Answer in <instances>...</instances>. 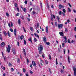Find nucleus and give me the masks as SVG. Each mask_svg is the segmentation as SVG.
<instances>
[{
  "mask_svg": "<svg viewBox=\"0 0 76 76\" xmlns=\"http://www.w3.org/2000/svg\"><path fill=\"white\" fill-rule=\"evenodd\" d=\"M68 11L69 12H71V10H70V8H68Z\"/></svg>",
  "mask_w": 76,
  "mask_h": 76,
  "instance_id": "26",
  "label": "nucleus"
},
{
  "mask_svg": "<svg viewBox=\"0 0 76 76\" xmlns=\"http://www.w3.org/2000/svg\"><path fill=\"white\" fill-rule=\"evenodd\" d=\"M6 14L7 16V17H9V13L8 12H6Z\"/></svg>",
  "mask_w": 76,
  "mask_h": 76,
  "instance_id": "20",
  "label": "nucleus"
},
{
  "mask_svg": "<svg viewBox=\"0 0 76 76\" xmlns=\"http://www.w3.org/2000/svg\"><path fill=\"white\" fill-rule=\"evenodd\" d=\"M5 44V43H4V42H3L1 45V47H4V45Z\"/></svg>",
  "mask_w": 76,
  "mask_h": 76,
  "instance_id": "8",
  "label": "nucleus"
},
{
  "mask_svg": "<svg viewBox=\"0 0 76 76\" xmlns=\"http://www.w3.org/2000/svg\"><path fill=\"white\" fill-rule=\"evenodd\" d=\"M34 42H37V39L36 38H34Z\"/></svg>",
  "mask_w": 76,
  "mask_h": 76,
  "instance_id": "25",
  "label": "nucleus"
},
{
  "mask_svg": "<svg viewBox=\"0 0 76 76\" xmlns=\"http://www.w3.org/2000/svg\"><path fill=\"white\" fill-rule=\"evenodd\" d=\"M14 70H15L14 69H13V68H11V72H13Z\"/></svg>",
  "mask_w": 76,
  "mask_h": 76,
  "instance_id": "28",
  "label": "nucleus"
},
{
  "mask_svg": "<svg viewBox=\"0 0 76 76\" xmlns=\"http://www.w3.org/2000/svg\"><path fill=\"white\" fill-rule=\"evenodd\" d=\"M24 44H25V45H26V40H24Z\"/></svg>",
  "mask_w": 76,
  "mask_h": 76,
  "instance_id": "27",
  "label": "nucleus"
},
{
  "mask_svg": "<svg viewBox=\"0 0 76 76\" xmlns=\"http://www.w3.org/2000/svg\"><path fill=\"white\" fill-rule=\"evenodd\" d=\"M7 35H8V36L9 37H10V33H9V31H8Z\"/></svg>",
  "mask_w": 76,
  "mask_h": 76,
  "instance_id": "17",
  "label": "nucleus"
},
{
  "mask_svg": "<svg viewBox=\"0 0 76 76\" xmlns=\"http://www.w3.org/2000/svg\"><path fill=\"white\" fill-rule=\"evenodd\" d=\"M68 43H70V39H68Z\"/></svg>",
  "mask_w": 76,
  "mask_h": 76,
  "instance_id": "53",
  "label": "nucleus"
},
{
  "mask_svg": "<svg viewBox=\"0 0 76 76\" xmlns=\"http://www.w3.org/2000/svg\"><path fill=\"white\" fill-rule=\"evenodd\" d=\"M25 4H27V1L26 0L24 2Z\"/></svg>",
  "mask_w": 76,
  "mask_h": 76,
  "instance_id": "56",
  "label": "nucleus"
},
{
  "mask_svg": "<svg viewBox=\"0 0 76 76\" xmlns=\"http://www.w3.org/2000/svg\"><path fill=\"white\" fill-rule=\"evenodd\" d=\"M23 72H24V73H25L26 72V69H25V68L23 69Z\"/></svg>",
  "mask_w": 76,
  "mask_h": 76,
  "instance_id": "36",
  "label": "nucleus"
},
{
  "mask_svg": "<svg viewBox=\"0 0 76 76\" xmlns=\"http://www.w3.org/2000/svg\"><path fill=\"white\" fill-rule=\"evenodd\" d=\"M49 71L50 72V73H51V69L50 68H49Z\"/></svg>",
  "mask_w": 76,
  "mask_h": 76,
  "instance_id": "30",
  "label": "nucleus"
},
{
  "mask_svg": "<svg viewBox=\"0 0 76 76\" xmlns=\"http://www.w3.org/2000/svg\"><path fill=\"white\" fill-rule=\"evenodd\" d=\"M49 57V59L50 60H51V55H50L49 54L48 55Z\"/></svg>",
  "mask_w": 76,
  "mask_h": 76,
  "instance_id": "24",
  "label": "nucleus"
},
{
  "mask_svg": "<svg viewBox=\"0 0 76 76\" xmlns=\"http://www.w3.org/2000/svg\"><path fill=\"white\" fill-rule=\"evenodd\" d=\"M26 60H27V62L28 63H29V59L27 58V59H26Z\"/></svg>",
  "mask_w": 76,
  "mask_h": 76,
  "instance_id": "37",
  "label": "nucleus"
},
{
  "mask_svg": "<svg viewBox=\"0 0 76 76\" xmlns=\"http://www.w3.org/2000/svg\"><path fill=\"white\" fill-rule=\"evenodd\" d=\"M30 30H31V31H34V30L32 29V27L31 28Z\"/></svg>",
  "mask_w": 76,
  "mask_h": 76,
  "instance_id": "57",
  "label": "nucleus"
},
{
  "mask_svg": "<svg viewBox=\"0 0 76 76\" xmlns=\"http://www.w3.org/2000/svg\"><path fill=\"white\" fill-rule=\"evenodd\" d=\"M63 38L64 39H65V41H64V42L66 43V42H67V37H66V36H64L63 37Z\"/></svg>",
  "mask_w": 76,
  "mask_h": 76,
  "instance_id": "6",
  "label": "nucleus"
},
{
  "mask_svg": "<svg viewBox=\"0 0 76 76\" xmlns=\"http://www.w3.org/2000/svg\"><path fill=\"white\" fill-rule=\"evenodd\" d=\"M62 13V14H63V16H65L66 14H65V12H63Z\"/></svg>",
  "mask_w": 76,
  "mask_h": 76,
  "instance_id": "43",
  "label": "nucleus"
},
{
  "mask_svg": "<svg viewBox=\"0 0 76 76\" xmlns=\"http://www.w3.org/2000/svg\"><path fill=\"white\" fill-rule=\"evenodd\" d=\"M30 73H31V74H32L33 73V72L31 70H30Z\"/></svg>",
  "mask_w": 76,
  "mask_h": 76,
  "instance_id": "41",
  "label": "nucleus"
},
{
  "mask_svg": "<svg viewBox=\"0 0 76 76\" xmlns=\"http://www.w3.org/2000/svg\"><path fill=\"white\" fill-rule=\"evenodd\" d=\"M64 54H65V52H66V50L65 49H64Z\"/></svg>",
  "mask_w": 76,
  "mask_h": 76,
  "instance_id": "63",
  "label": "nucleus"
},
{
  "mask_svg": "<svg viewBox=\"0 0 76 76\" xmlns=\"http://www.w3.org/2000/svg\"><path fill=\"white\" fill-rule=\"evenodd\" d=\"M39 23H37V28H39Z\"/></svg>",
  "mask_w": 76,
  "mask_h": 76,
  "instance_id": "35",
  "label": "nucleus"
},
{
  "mask_svg": "<svg viewBox=\"0 0 76 76\" xmlns=\"http://www.w3.org/2000/svg\"><path fill=\"white\" fill-rule=\"evenodd\" d=\"M34 35L36 37H37L38 38H39V36L37 34H36V33H34Z\"/></svg>",
  "mask_w": 76,
  "mask_h": 76,
  "instance_id": "19",
  "label": "nucleus"
},
{
  "mask_svg": "<svg viewBox=\"0 0 76 76\" xmlns=\"http://www.w3.org/2000/svg\"><path fill=\"white\" fill-rule=\"evenodd\" d=\"M38 50H39V54H41L42 53V50H43L42 45H40L38 47Z\"/></svg>",
  "mask_w": 76,
  "mask_h": 76,
  "instance_id": "1",
  "label": "nucleus"
},
{
  "mask_svg": "<svg viewBox=\"0 0 76 76\" xmlns=\"http://www.w3.org/2000/svg\"><path fill=\"white\" fill-rule=\"evenodd\" d=\"M18 24H20V19H18Z\"/></svg>",
  "mask_w": 76,
  "mask_h": 76,
  "instance_id": "22",
  "label": "nucleus"
},
{
  "mask_svg": "<svg viewBox=\"0 0 76 76\" xmlns=\"http://www.w3.org/2000/svg\"><path fill=\"white\" fill-rule=\"evenodd\" d=\"M61 11H60L59 12V14L60 15H61Z\"/></svg>",
  "mask_w": 76,
  "mask_h": 76,
  "instance_id": "48",
  "label": "nucleus"
},
{
  "mask_svg": "<svg viewBox=\"0 0 76 76\" xmlns=\"http://www.w3.org/2000/svg\"><path fill=\"white\" fill-rule=\"evenodd\" d=\"M62 7V6L61 5V4L59 5V8L60 9H61V7Z\"/></svg>",
  "mask_w": 76,
  "mask_h": 76,
  "instance_id": "21",
  "label": "nucleus"
},
{
  "mask_svg": "<svg viewBox=\"0 0 76 76\" xmlns=\"http://www.w3.org/2000/svg\"><path fill=\"white\" fill-rule=\"evenodd\" d=\"M46 39V37H45L43 38V41H44V42H46L47 41Z\"/></svg>",
  "mask_w": 76,
  "mask_h": 76,
  "instance_id": "14",
  "label": "nucleus"
},
{
  "mask_svg": "<svg viewBox=\"0 0 76 76\" xmlns=\"http://www.w3.org/2000/svg\"><path fill=\"white\" fill-rule=\"evenodd\" d=\"M11 25V27H12L13 26V23L12 22H10Z\"/></svg>",
  "mask_w": 76,
  "mask_h": 76,
  "instance_id": "31",
  "label": "nucleus"
},
{
  "mask_svg": "<svg viewBox=\"0 0 76 76\" xmlns=\"http://www.w3.org/2000/svg\"><path fill=\"white\" fill-rule=\"evenodd\" d=\"M63 11L64 13H66V10L64 9H63Z\"/></svg>",
  "mask_w": 76,
  "mask_h": 76,
  "instance_id": "42",
  "label": "nucleus"
},
{
  "mask_svg": "<svg viewBox=\"0 0 76 76\" xmlns=\"http://www.w3.org/2000/svg\"><path fill=\"white\" fill-rule=\"evenodd\" d=\"M31 40V37H30L28 39V41H30Z\"/></svg>",
  "mask_w": 76,
  "mask_h": 76,
  "instance_id": "61",
  "label": "nucleus"
},
{
  "mask_svg": "<svg viewBox=\"0 0 76 76\" xmlns=\"http://www.w3.org/2000/svg\"><path fill=\"white\" fill-rule=\"evenodd\" d=\"M46 44H47V45H50V42H46Z\"/></svg>",
  "mask_w": 76,
  "mask_h": 76,
  "instance_id": "23",
  "label": "nucleus"
},
{
  "mask_svg": "<svg viewBox=\"0 0 76 76\" xmlns=\"http://www.w3.org/2000/svg\"><path fill=\"white\" fill-rule=\"evenodd\" d=\"M20 35H18L17 38V39L18 40L20 39Z\"/></svg>",
  "mask_w": 76,
  "mask_h": 76,
  "instance_id": "32",
  "label": "nucleus"
},
{
  "mask_svg": "<svg viewBox=\"0 0 76 76\" xmlns=\"http://www.w3.org/2000/svg\"><path fill=\"white\" fill-rule=\"evenodd\" d=\"M32 65L34 66H36V67H37V65H36V64L35 63V62L34 61H33L32 62Z\"/></svg>",
  "mask_w": 76,
  "mask_h": 76,
  "instance_id": "4",
  "label": "nucleus"
},
{
  "mask_svg": "<svg viewBox=\"0 0 76 76\" xmlns=\"http://www.w3.org/2000/svg\"><path fill=\"white\" fill-rule=\"evenodd\" d=\"M46 32L47 34H48V26H46Z\"/></svg>",
  "mask_w": 76,
  "mask_h": 76,
  "instance_id": "3",
  "label": "nucleus"
},
{
  "mask_svg": "<svg viewBox=\"0 0 76 76\" xmlns=\"http://www.w3.org/2000/svg\"><path fill=\"white\" fill-rule=\"evenodd\" d=\"M32 14H36V12H35V11H33V12L32 13Z\"/></svg>",
  "mask_w": 76,
  "mask_h": 76,
  "instance_id": "59",
  "label": "nucleus"
},
{
  "mask_svg": "<svg viewBox=\"0 0 76 76\" xmlns=\"http://www.w3.org/2000/svg\"><path fill=\"white\" fill-rule=\"evenodd\" d=\"M15 7H16L18 6V4H17L16 3L15 4Z\"/></svg>",
  "mask_w": 76,
  "mask_h": 76,
  "instance_id": "45",
  "label": "nucleus"
},
{
  "mask_svg": "<svg viewBox=\"0 0 76 76\" xmlns=\"http://www.w3.org/2000/svg\"><path fill=\"white\" fill-rule=\"evenodd\" d=\"M24 38V36L23 35H22L21 37H20V39L21 40H22Z\"/></svg>",
  "mask_w": 76,
  "mask_h": 76,
  "instance_id": "11",
  "label": "nucleus"
},
{
  "mask_svg": "<svg viewBox=\"0 0 76 76\" xmlns=\"http://www.w3.org/2000/svg\"><path fill=\"white\" fill-rule=\"evenodd\" d=\"M20 18L21 19H23V20L24 19V18H23V15H21L20 16Z\"/></svg>",
  "mask_w": 76,
  "mask_h": 76,
  "instance_id": "18",
  "label": "nucleus"
},
{
  "mask_svg": "<svg viewBox=\"0 0 76 76\" xmlns=\"http://www.w3.org/2000/svg\"><path fill=\"white\" fill-rule=\"evenodd\" d=\"M45 63L46 64H48V61H47V60H45Z\"/></svg>",
  "mask_w": 76,
  "mask_h": 76,
  "instance_id": "44",
  "label": "nucleus"
},
{
  "mask_svg": "<svg viewBox=\"0 0 76 76\" xmlns=\"http://www.w3.org/2000/svg\"><path fill=\"white\" fill-rule=\"evenodd\" d=\"M68 63H70V57L69 56H68Z\"/></svg>",
  "mask_w": 76,
  "mask_h": 76,
  "instance_id": "10",
  "label": "nucleus"
},
{
  "mask_svg": "<svg viewBox=\"0 0 76 76\" xmlns=\"http://www.w3.org/2000/svg\"><path fill=\"white\" fill-rule=\"evenodd\" d=\"M19 13H17L16 14V16H19Z\"/></svg>",
  "mask_w": 76,
  "mask_h": 76,
  "instance_id": "51",
  "label": "nucleus"
},
{
  "mask_svg": "<svg viewBox=\"0 0 76 76\" xmlns=\"http://www.w3.org/2000/svg\"><path fill=\"white\" fill-rule=\"evenodd\" d=\"M63 24H60L58 25V28H63Z\"/></svg>",
  "mask_w": 76,
  "mask_h": 76,
  "instance_id": "5",
  "label": "nucleus"
},
{
  "mask_svg": "<svg viewBox=\"0 0 76 76\" xmlns=\"http://www.w3.org/2000/svg\"><path fill=\"white\" fill-rule=\"evenodd\" d=\"M47 6H48V7L49 9L50 8V6H49V5H48V3H47Z\"/></svg>",
  "mask_w": 76,
  "mask_h": 76,
  "instance_id": "47",
  "label": "nucleus"
},
{
  "mask_svg": "<svg viewBox=\"0 0 76 76\" xmlns=\"http://www.w3.org/2000/svg\"><path fill=\"white\" fill-rule=\"evenodd\" d=\"M0 39L1 41H2L3 40V39L2 38V35L1 34H0Z\"/></svg>",
  "mask_w": 76,
  "mask_h": 76,
  "instance_id": "15",
  "label": "nucleus"
},
{
  "mask_svg": "<svg viewBox=\"0 0 76 76\" xmlns=\"http://www.w3.org/2000/svg\"><path fill=\"white\" fill-rule=\"evenodd\" d=\"M23 52L24 53V55H25V56H26V52H25V49L23 48Z\"/></svg>",
  "mask_w": 76,
  "mask_h": 76,
  "instance_id": "12",
  "label": "nucleus"
},
{
  "mask_svg": "<svg viewBox=\"0 0 76 76\" xmlns=\"http://www.w3.org/2000/svg\"><path fill=\"white\" fill-rule=\"evenodd\" d=\"M68 5H69V7H72V5L70 4L69 3Z\"/></svg>",
  "mask_w": 76,
  "mask_h": 76,
  "instance_id": "52",
  "label": "nucleus"
},
{
  "mask_svg": "<svg viewBox=\"0 0 76 76\" xmlns=\"http://www.w3.org/2000/svg\"><path fill=\"white\" fill-rule=\"evenodd\" d=\"M20 61V59H19V58H18V61H17V63H19V61Z\"/></svg>",
  "mask_w": 76,
  "mask_h": 76,
  "instance_id": "39",
  "label": "nucleus"
},
{
  "mask_svg": "<svg viewBox=\"0 0 76 76\" xmlns=\"http://www.w3.org/2000/svg\"><path fill=\"white\" fill-rule=\"evenodd\" d=\"M23 11L24 12L26 13V8H24L23 9Z\"/></svg>",
  "mask_w": 76,
  "mask_h": 76,
  "instance_id": "29",
  "label": "nucleus"
},
{
  "mask_svg": "<svg viewBox=\"0 0 76 76\" xmlns=\"http://www.w3.org/2000/svg\"><path fill=\"white\" fill-rule=\"evenodd\" d=\"M56 64L57 65L58 64V62H57V59L56 58Z\"/></svg>",
  "mask_w": 76,
  "mask_h": 76,
  "instance_id": "33",
  "label": "nucleus"
},
{
  "mask_svg": "<svg viewBox=\"0 0 76 76\" xmlns=\"http://www.w3.org/2000/svg\"><path fill=\"white\" fill-rule=\"evenodd\" d=\"M17 11L18 12H19V7H17Z\"/></svg>",
  "mask_w": 76,
  "mask_h": 76,
  "instance_id": "62",
  "label": "nucleus"
},
{
  "mask_svg": "<svg viewBox=\"0 0 76 76\" xmlns=\"http://www.w3.org/2000/svg\"><path fill=\"white\" fill-rule=\"evenodd\" d=\"M64 46V43H63L62 44V46L63 47Z\"/></svg>",
  "mask_w": 76,
  "mask_h": 76,
  "instance_id": "60",
  "label": "nucleus"
},
{
  "mask_svg": "<svg viewBox=\"0 0 76 76\" xmlns=\"http://www.w3.org/2000/svg\"><path fill=\"white\" fill-rule=\"evenodd\" d=\"M8 26L10 28L11 27V26H10V23H8Z\"/></svg>",
  "mask_w": 76,
  "mask_h": 76,
  "instance_id": "54",
  "label": "nucleus"
},
{
  "mask_svg": "<svg viewBox=\"0 0 76 76\" xmlns=\"http://www.w3.org/2000/svg\"><path fill=\"white\" fill-rule=\"evenodd\" d=\"M57 18L58 20H60V18H59V17L57 16Z\"/></svg>",
  "mask_w": 76,
  "mask_h": 76,
  "instance_id": "46",
  "label": "nucleus"
},
{
  "mask_svg": "<svg viewBox=\"0 0 76 76\" xmlns=\"http://www.w3.org/2000/svg\"><path fill=\"white\" fill-rule=\"evenodd\" d=\"M10 31H11V32H13V29H12V28H10Z\"/></svg>",
  "mask_w": 76,
  "mask_h": 76,
  "instance_id": "58",
  "label": "nucleus"
},
{
  "mask_svg": "<svg viewBox=\"0 0 76 76\" xmlns=\"http://www.w3.org/2000/svg\"><path fill=\"white\" fill-rule=\"evenodd\" d=\"M60 35H61V36H63V32H59Z\"/></svg>",
  "mask_w": 76,
  "mask_h": 76,
  "instance_id": "16",
  "label": "nucleus"
},
{
  "mask_svg": "<svg viewBox=\"0 0 76 76\" xmlns=\"http://www.w3.org/2000/svg\"><path fill=\"white\" fill-rule=\"evenodd\" d=\"M17 45H18V46H19V42H17Z\"/></svg>",
  "mask_w": 76,
  "mask_h": 76,
  "instance_id": "49",
  "label": "nucleus"
},
{
  "mask_svg": "<svg viewBox=\"0 0 76 76\" xmlns=\"http://www.w3.org/2000/svg\"><path fill=\"white\" fill-rule=\"evenodd\" d=\"M12 52L14 54H16V50H15V49L14 48L12 49Z\"/></svg>",
  "mask_w": 76,
  "mask_h": 76,
  "instance_id": "7",
  "label": "nucleus"
},
{
  "mask_svg": "<svg viewBox=\"0 0 76 76\" xmlns=\"http://www.w3.org/2000/svg\"><path fill=\"white\" fill-rule=\"evenodd\" d=\"M55 25H56V26H57V23L56 22H55Z\"/></svg>",
  "mask_w": 76,
  "mask_h": 76,
  "instance_id": "40",
  "label": "nucleus"
},
{
  "mask_svg": "<svg viewBox=\"0 0 76 76\" xmlns=\"http://www.w3.org/2000/svg\"><path fill=\"white\" fill-rule=\"evenodd\" d=\"M3 32L5 36H6V35H7V33H6V31H4Z\"/></svg>",
  "mask_w": 76,
  "mask_h": 76,
  "instance_id": "13",
  "label": "nucleus"
},
{
  "mask_svg": "<svg viewBox=\"0 0 76 76\" xmlns=\"http://www.w3.org/2000/svg\"><path fill=\"white\" fill-rule=\"evenodd\" d=\"M61 73H63V70L62 69H61Z\"/></svg>",
  "mask_w": 76,
  "mask_h": 76,
  "instance_id": "55",
  "label": "nucleus"
},
{
  "mask_svg": "<svg viewBox=\"0 0 76 76\" xmlns=\"http://www.w3.org/2000/svg\"><path fill=\"white\" fill-rule=\"evenodd\" d=\"M14 34H15V36H16V29H15L14 31Z\"/></svg>",
  "mask_w": 76,
  "mask_h": 76,
  "instance_id": "9",
  "label": "nucleus"
},
{
  "mask_svg": "<svg viewBox=\"0 0 76 76\" xmlns=\"http://www.w3.org/2000/svg\"><path fill=\"white\" fill-rule=\"evenodd\" d=\"M65 31L66 32H68V30L67 29V28H65Z\"/></svg>",
  "mask_w": 76,
  "mask_h": 76,
  "instance_id": "34",
  "label": "nucleus"
},
{
  "mask_svg": "<svg viewBox=\"0 0 76 76\" xmlns=\"http://www.w3.org/2000/svg\"><path fill=\"white\" fill-rule=\"evenodd\" d=\"M23 30L24 31V32H26V30H25V28H24V27H23Z\"/></svg>",
  "mask_w": 76,
  "mask_h": 76,
  "instance_id": "38",
  "label": "nucleus"
},
{
  "mask_svg": "<svg viewBox=\"0 0 76 76\" xmlns=\"http://www.w3.org/2000/svg\"><path fill=\"white\" fill-rule=\"evenodd\" d=\"M28 22H29L30 21V19L29 18H27Z\"/></svg>",
  "mask_w": 76,
  "mask_h": 76,
  "instance_id": "50",
  "label": "nucleus"
},
{
  "mask_svg": "<svg viewBox=\"0 0 76 76\" xmlns=\"http://www.w3.org/2000/svg\"><path fill=\"white\" fill-rule=\"evenodd\" d=\"M7 48V52H8L9 53H10V46L9 45L8 46V48Z\"/></svg>",
  "mask_w": 76,
  "mask_h": 76,
  "instance_id": "2",
  "label": "nucleus"
},
{
  "mask_svg": "<svg viewBox=\"0 0 76 76\" xmlns=\"http://www.w3.org/2000/svg\"><path fill=\"white\" fill-rule=\"evenodd\" d=\"M73 11L74 12V13H76V10H73Z\"/></svg>",
  "mask_w": 76,
  "mask_h": 76,
  "instance_id": "64",
  "label": "nucleus"
}]
</instances>
